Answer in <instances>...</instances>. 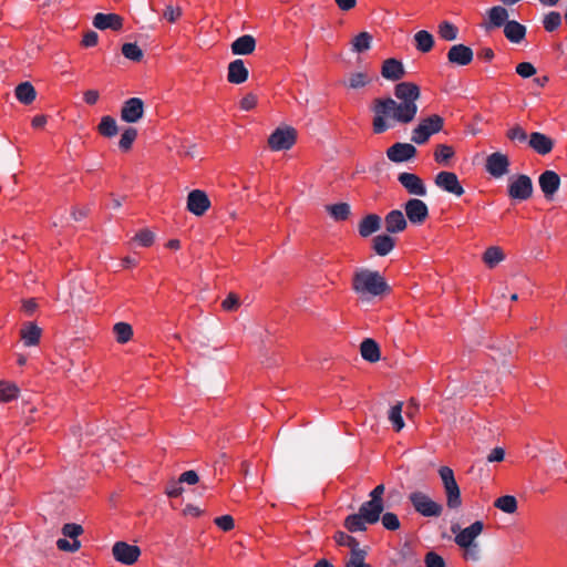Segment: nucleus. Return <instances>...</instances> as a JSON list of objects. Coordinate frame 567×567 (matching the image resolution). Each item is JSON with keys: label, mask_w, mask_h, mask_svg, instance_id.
<instances>
[{"label": "nucleus", "mask_w": 567, "mask_h": 567, "mask_svg": "<svg viewBox=\"0 0 567 567\" xmlns=\"http://www.w3.org/2000/svg\"><path fill=\"white\" fill-rule=\"evenodd\" d=\"M256 49V40L252 35L245 34L231 43V52L236 55H248Z\"/></svg>", "instance_id": "nucleus-24"}, {"label": "nucleus", "mask_w": 567, "mask_h": 567, "mask_svg": "<svg viewBox=\"0 0 567 567\" xmlns=\"http://www.w3.org/2000/svg\"><path fill=\"white\" fill-rule=\"evenodd\" d=\"M443 117L436 114L423 118L412 131L411 141L417 145L424 144L433 134L439 133L443 128Z\"/></svg>", "instance_id": "nucleus-3"}, {"label": "nucleus", "mask_w": 567, "mask_h": 567, "mask_svg": "<svg viewBox=\"0 0 567 567\" xmlns=\"http://www.w3.org/2000/svg\"><path fill=\"white\" fill-rule=\"evenodd\" d=\"M367 525H370L365 522V518L361 516L358 512L357 514L349 515L344 520V526L351 533L363 532L367 529Z\"/></svg>", "instance_id": "nucleus-35"}, {"label": "nucleus", "mask_w": 567, "mask_h": 567, "mask_svg": "<svg viewBox=\"0 0 567 567\" xmlns=\"http://www.w3.org/2000/svg\"><path fill=\"white\" fill-rule=\"evenodd\" d=\"M334 540L340 546L350 547L351 550H353L354 548H359V543L357 542V539L343 532L336 533Z\"/></svg>", "instance_id": "nucleus-49"}, {"label": "nucleus", "mask_w": 567, "mask_h": 567, "mask_svg": "<svg viewBox=\"0 0 567 567\" xmlns=\"http://www.w3.org/2000/svg\"><path fill=\"white\" fill-rule=\"evenodd\" d=\"M508 157L499 152L491 154L486 159V171L493 177H502L508 172Z\"/></svg>", "instance_id": "nucleus-14"}, {"label": "nucleus", "mask_w": 567, "mask_h": 567, "mask_svg": "<svg viewBox=\"0 0 567 567\" xmlns=\"http://www.w3.org/2000/svg\"><path fill=\"white\" fill-rule=\"evenodd\" d=\"M56 547L63 551L74 553L80 549L81 543L78 539L69 542L65 538H60L56 542Z\"/></svg>", "instance_id": "nucleus-56"}, {"label": "nucleus", "mask_w": 567, "mask_h": 567, "mask_svg": "<svg viewBox=\"0 0 567 567\" xmlns=\"http://www.w3.org/2000/svg\"><path fill=\"white\" fill-rule=\"evenodd\" d=\"M504 33L511 42L519 43L526 34V28L517 21H507L504 25Z\"/></svg>", "instance_id": "nucleus-27"}, {"label": "nucleus", "mask_w": 567, "mask_h": 567, "mask_svg": "<svg viewBox=\"0 0 567 567\" xmlns=\"http://www.w3.org/2000/svg\"><path fill=\"white\" fill-rule=\"evenodd\" d=\"M454 155V151L451 146L441 144L436 147L434 153L435 161L437 163L447 162Z\"/></svg>", "instance_id": "nucleus-50"}, {"label": "nucleus", "mask_w": 567, "mask_h": 567, "mask_svg": "<svg viewBox=\"0 0 567 567\" xmlns=\"http://www.w3.org/2000/svg\"><path fill=\"white\" fill-rule=\"evenodd\" d=\"M249 71L241 59L234 60L228 64L227 80L233 84H241L247 81Z\"/></svg>", "instance_id": "nucleus-19"}, {"label": "nucleus", "mask_w": 567, "mask_h": 567, "mask_svg": "<svg viewBox=\"0 0 567 567\" xmlns=\"http://www.w3.org/2000/svg\"><path fill=\"white\" fill-rule=\"evenodd\" d=\"M257 105V96L252 93H248L240 101V109L244 111H250Z\"/></svg>", "instance_id": "nucleus-62"}, {"label": "nucleus", "mask_w": 567, "mask_h": 567, "mask_svg": "<svg viewBox=\"0 0 567 567\" xmlns=\"http://www.w3.org/2000/svg\"><path fill=\"white\" fill-rule=\"evenodd\" d=\"M134 241L140 246L148 247L154 243V234L148 229H143L135 235Z\"/></svg>", "instance_id": "nucleus-53"}, {"label": "nucleus", "mask_w": 567, "mask_h": 567, "mask_svg": "<svg viewBox=\"0 0 567 567\" xmlns=\"http://www.w3.org/2000/svg\"><path fill=\"white\" fill-rule=\"evenodd\" d=\"M352 289L361 297H378L389 291V286L378 271L359 268L352 279Z\"/></svg>", "instance_id": "nucleus-2"}, {"label": "nucleus", "mask_w": 567, "mask_h": 567, "mask_svg": "<svg viewBox=\"0 0 567 567\" xmlns=\"http://www.w3.org/2000/svg\"><path fill=\"white\" fill-rule=\"evenodd\" d=\"M463 549V558L466 561L477 563L482 558V549L480 544H472L470 546L460 547Z\"/></svg>", "instance_id": "nucleus-45"}, {"label": "nucleus", "mask_w": 567, "mask_h": 567, "mask_svg": "<svg viewBox=\"0 0 567 567\" xmlns=\"http://www.w3.org/2000/svg\"><path fill=\"white\" fill-rule=\"evenodd\" d=\"M239 306H240L239 297L234 292L228 293V296L221 302V307L226 311H235L239 308Z\"/></svg>", "instance_id": "nucleus-57"}, {"label": "nucleus", "mask_w": 567, "mask_h": 567, "mask_svg": "<svg viewBox=\"0 0 567 567\" xmlns=\"http://www.w3.org/2000/svg\"><path fill=\"white\" fill-rule=\"evenodd\" d=\"M539 187L547 199H551L560 186V177L554 171H545L538 178Z\"/></svg>", "instance_id": "nucleus-15"}, {"label": "nucleus", "mask_w": 567, "mask_h": 567, "mask_svg": "<svg viewBox=\"0 0 567 567\" xmlns=\"http://www.w3.org/2000/svg\"><path fill=\"white\" fill-rule=\"evenodd\" d=\"M360 353L369 362L373 363L380 360V348L373 339L368 338L361 342Z\"/></svg>", "instance_id": "nucleus-28"}, {"label": "nucleus", "mask_w": 567, "mask_h": 567, "mask_svg": "<svg viewBox=\"0 0 567 567\" xmlns=\"http://www.w3.org/2000/svg\"><path fill=\"white\" fill-rule=\"evenodd\" d=\"M42 330L33 322H27L20 331L21 339L25 347L37 346L40 341Z\"/></svg>", "instance_id": "nucleus-25"}, {"label": "nucleus", "mask_w": 567, "mask_h": 567, "mask_svg": "<svg viewBox=\"0 0 567 567\" xmlns=\"http://www.w3.org/2000/svg\"><path fill=\"white\" fill-rule=\"evenodd\" d=\"M380 518L384 528L389 530H396L400 528V520L394 513H384Z\"/></svg>", "instance_id": "nucleus-51"}, {"label": "nucleus", "mask_w": 567, "mask_h": 567, "mask_svg": "<svg viewBox=\"0 0 567 567\" xmlns=\"http://www.w3.org/2000/svg\"><path fill=\"white\" fill-rule=\"evenodd\" d=\"M137 136V131L134 127H126L121 135V140L118 142L120 148L123 151H128L132 147L133 142Z\"/></svg>", "instance_id": "nucleus-46"}, {"label": "nucleus", "mask_w": 567, "mask_h": 567, "mask_svg": "<svg viewBox=\"0 0 567 567\" xmlns=\"http://www.w3.org/2000/svg\"><path fill=\"white\" fill-rule=\"evenodd\" d=\"M216 525L223 530H230L234 527V519L230 515L219 516L215 519Z\"/></svg>", "instance_id": "nucleus-63"}, {"label": "nucleus", "mask_w": 567, "mask_h": 567, "mask_svg": "<svg viewBox=\"0 0 567 567\" xmlns=\"http://www.w3.org/2000/svg\"><path fill=\"white\" fill-rule=\"evenodd\" d=\"M483 529L484 524L481 520H476L465 528H461L458 525H452L451 527V532L455 535L454 542L458 547L478 544L476 539Z\"/></svg>", "instance_id": "nucleus-6"}, {"label": "nucleus", "mask_w": 567, "mask_h": 567, "mask_svg": "<svg viewBox=\"0 0 567 567\" xmlns=\"http://www.w3.org/2000/svg\"><path fill=\"white\" fill-rule=\"evenodd\" d=\"M446 494V505L451 509H456L462 505L461 491L456 481L443 485Z\"/></svg>", "instance_id": "nucleus-30"}, {"label": "nucleus", "mask_w": 567, "mask_h": 567, "mask_svg": "<svg viewBox=\"0 0 567 567\" xmlns=\"http://www.w3.org/2000/svg\"><path fill=\"white\" fill-rule=\"evenodd\" d=\"M381 74L390 81H398L405 74L403 64L396 59H388L383 62Z\"/></svg>", "instance_id": "nucleus-22"}, {"label": "nucleus", "mask_w": 567, "mask_h": 567, "mask_svg": "<svg viewBox=\"0 0 567 567\" xmlns=\"http://www.w3.org/2000/svg\"><path fill=\"white\" fill-rule=\"evenodd\" d=\"M381 228V218L375 214L365 216L359 224V234L369 237Z\"/></svg>", "instance_id": "nucleus-26"}, {"label": "nucleus", "mask_w": 567, "mask_h": 567, "mask_svg": "<svg viewBox=\"0 0 567 567\" xmlns=\"http://www.w3.org/2000/svg\"><path fill=\"white\" fill-rule=\"evenodd\" d=\"M408 221L403 213L399 209L391 210L385 216V229L388 233L395 234L406 228Z\"/></svg>", "instance_id": "nucleus-23"}, {"label": "nucleus", "mask_w": 567, "mask_h": 567, "mask_svg": "<svg viewBox=\"0 0 567 567\" xmlns=\"http://www.w3.org/2000/svg\"><path fill=\"white\" fill-rule=\"evenodd\" d=\"M327 212L337 221L346 220L350 215V205L347 203L328 205Z\"/></svg>", "instance_id": "nucleus-38"}, {"label": "nucleus", "mask_w": 567, "mask_h": 567, "mask_svg": "<svg viewBox=\"0 0 567 567\" xmlns=\"http://www.w3.org/2000/svg\"><path fill=\"white\" fill-rule=\"evenodd\" d=\"M83 533V528L81 525L69 523L65 524L62 528V534L65 537L71 538L72 540L76 539Z\"/></svg>", "instance_id": "nucleus-58"}, {"label": "nucleus", "mask_w": 567, "mask_h": 567, "mask_svg": "<svg viewBox=\"0 0 567 567\" xmlns=\"http://www.w3.org/2000/svg\"><path fill=\"white\" fill-rule=\"evenodd\" d=\"M414 42L417 51L426 53L432 50L434 45V38L429 31L421 30L414 34Z\"/></svg>", "instance_id": "nucleus-33"}, {"label": "nucleus", "mask_w": 567, "mask_h": 567, "mask_svg": "<svg viewBox=\"0 0 567 567\" xmlns=\"http://www.w3.org/2000/svg\"><path fill=\"white\" fill-rule=\"evenodd\" d=\"M405 214L410 223L421 225L429 216L426 204L417 198L409 199L404 205Z\"/></svg>", "instance_id": "nucleus-11"}, {"label": "nucleus", "mask_w": 567, "mask_h": 567, "mask_svg": "<svg viewBox=\"0 0 567 567\" xmlns=\"http://www.w3.org/2000/svg\"><path fill=\"white\" fill-rule=\"evenodd\" d=\"M425 567H446L442 556L435 551H429L424 557Z\"/></svg>", "instance_id": "nucleus-54"}, {"label": "nucleus", "mask_w": 567, "mask_h": 567, "mask_svg": "<svg viewBox=\"0 0 567 567\" xmlns=\"http://www.w3.org/2000/svg\"><path fill=\"white\" fill-rule=\"evenodd\" d=\"M494 506L506 513V514H514L516 511H517V499L515 498V496L513 495H505V496H501L498 497L495 502H494Z\"/></svg>", "instance_id": "nucleus-36"}, {"label": "nucleus", "mask_w": 567, "mask_h": 567, "mask_svg": "<svg viewBox=\"0 0 567 567\" xmlns=\"http://www.w3.org/2000/svg\"><path fill=\"white\" fill-rule=\"evenodd\" d=\"M144 115V102L140 97H131L123 103L121 120L125 123H137Z\"/></svg>", "instance_id": "nucleus-10"}, {"label": "nucleus", "mask_w": 567, "mask_h": 567, "mask_svg": "<svg viewBox=\"0 0 567 567\" xmlns=\"http://www.w3.org/2000/svg\"><path fill=\"white\" fill-rule=\"evenodd\" d=\"M16 96L19 102L30 104L34 101L37 93L30 82H22L16 87Z\"/></svg>", "instance_id": "nucleus-34"}, {"label": "nucleus", "mask_w": 567, "mask_h": 567, "mask_svg": "<svg viewBox=\"0 0 567 567\" xmlns=\"http://www.w3.org/2000/svg\"><path fill=\"white\" fill-rule=\"evenodd\" d=\"M554 140L540 132H533L528 138V145L539 155H546L554 148Z\"/></svg>", "instance_id": "nucleus-18"}, {"label": "nucleus", "mask_w": 567, "mask_h": 567, "mask_svg": "<svg viewBox=\"0 0 567 567\" xmlns=\"http://www.w3.org/2000/svg\"><path fill=\"white\" fill-rule=\"evenodd\" d=\"M182 16V9L179 7H173L172 4L166 6L164 11V18L169 22H175Z\"/></svg>", "instance_id": "nucleus-60"}, {"label": "nucleus", "mask_w": 567, "mask_h": 567, "mask_svg": "<svg viewBox=\"0 0 567 567\" xmlns=\"http://www.w3.org/2000/svg\"><path fill=\"white\" fill-rule=\"evenodd\" d=\"M112 554L116 561L123 565H133L141 556V549L126 542H116L112 547Z\"/></svg>", "instance_id": "nucleus-8"}, {"label": "nucleus", "mask_w": 567, "mask_h": 567, "mask_svg": "<svg viewBox=\"0 0 567 567\" xmlns=\"http://www.w3.org/2000/svg\"><path fill=\"white\" fill-rule=\"evenodd\" d=\"M473 50L464 44H454L447 52V60L450 63L464 66L473 61Z\"/></svg>", "instance_id": "nucleus-17"}, {"label": "nucleus", "mask_w": 567, "mask_h": 567, "mask_svg": "<svg viewBox=\"0 0 567 567\" xmlns=\"http://www.w3.org/2000/svg\"><path fill=\"white\" fill-rule=\"evenodd\" d=\"M297 141V131L292 126L277 127L268 137V145L275 152L290 150Z\"/></svg>", "instance_id": "nucleus-5"}, {"label": "nucleus", "mask_w": 567, "mask_h": 567, "mask_svg": "<svg viewBox=\"0 0 567 567\" xmlns=\"http://www.w3.org/2000/svg\"><path fill=\"white\" fill-rule=\"evenodd\" d=\"M561 23V17L558 12L551 11L544 18V28L551 32L556 30Z\"/></svg>", "instance_id": "nucleus-48"}, {"label": "nucleus", "mask_w": 567, "mask_h": 567, "mask_svg": "<svg viewBox=\"0 0 567 567\" xmlns=\"http://www.w3.org/2000/svg\"><path fill=\"white\" fill-rule=\"evenodd\" d=\"M416 148L410 143H395L386 151V156L394 163H402L413 158Z\"/></svg>", "instance_id": "nucleus-16"}, {"label": "nucleus", "mask_w": 567, "mask_h": 567, "mask_svg": "<svg viewBox=\"0 0 567 567\" xmlns=\"http://www.w3.org/2000/svg\"><path fill=\"white\" fill-rule=\"evenodd\" d=\"M533 194V183L527 175H518L513 177L508 184V195L513 199L526 200Z\"/></svg>", "instance_id": "nucleus-7"}, {"label": "nucleus", "mask_w": 567, "mask_h": 567, "mask_svg": "<svg viewBox=\"0 0 567 567\" xmlns=\"http://www.w3.org/2000/svg\"><path fill=\"white\" fill-rule=\"evenodd\" d=\"M489 22L494 27L505 25L508 18V11L502 6H495L488 11Z\"/></svg>", "instance_id": "nucleus-39"}, {"label": "nucleus", "mask_w": 567, "mask_h": 567, "mask_svg": "<svg viewBox=\"0 0 567 567\" xmlns=\"http://www.w3.org/2000/svg\"><path fill=\"white\" fill-rule=\"evenodd\" d=\"M368 83V76L364 73L358 72L350 75L348 84L351 89H360L365 86Z\"/></svg>", "instance_id": "nucleus-55"}, {"label": "nucleus", "mask_w": 567, "mask_h": 567, "mask_svg": "<svg viewBox=\"0 0 567 567\" xmlns=\"http://www.w3.org/2000/svg\"><path fill=\"white\" fill-rule=\"evenodd\" d=\"M100 134L112 137L117 133V124L116 121L111 116H103L99 124Z\"/></svg>", "instance_id": "nucleus-43"}, {"label": "nucleus", "mask_w": 567, "mask_h": 567, "mask_svg": "<svg viewBox=\"0 0 567 567\" xmlns=\"http://www.w3.org/2000/svg\"><path fill=\"white\" fill-rule=\"evenodd\" d=\"M373 37L367 31H362L351 40V51L353 53H363L371 49Z\"/></svg>", "instance_id": "nucleus-29"}, {"label": "nucleus", "mask_w": 567, "mask_h": 567, "mask_svg": "<svg viewBox=\"0 0 567 567\" xmlns=\"http://www.w3.org/2000/svg\"><path fill=\"white\" fill-rule=\"evenodd\" d=\"M504 260L505 254L498 246H491L483 254V261L488 268H494Z\"/></svg>", "instance_id": "nucleus-31"}, {"label": "nucleus", "mask_w": 567, "mask_h": 567, "mask_svg": "<svg viewBox=\"0 0 567 567\" xmlns=\"http://www.w3.org/2000/svg\"><path fill=\"white\" fill-rule=\"evenodd\" d=\"M388 419L391 422L393 429L396 432H400L404 427V420L402 417V403L399 402L393 405L388 414Z\"/></svg>", "instance_id": "nucleus-40"}, {"label": "nucleus", "mask_w": 567, "mask_h": 567, "mask_svg": "<svg viewBox=\"0 0 567 567\" xmlns=\"http://www.w3.org/2000/svg\"><path fill=\"white\" fill-rule=\"evenodd\" d=\"M394 248V239L389 235H378L373 239V249L379 256H386Z\"/></svg>", "instance_id": "nucleus-32"}, {"label": "nucleus", "mask_w": 567, "mask_h": 567, "mask_svg": "<svg viewBox=\"0 0 567 567\" xmlns=\"http://www.w3.org/2000/svg\"><path fill=\"white\" fill-rule=\"evenodd\" d=\"M420 87L412 82H401L394 87V96L377 99L372 105L373 132L384 133L395 124L405 125L411 123L417 113L416 101L420 99Z\"/></svg>", "instance_id": "nucleus-1"}, {"label": "nucleus", "mask_w": 567, "mask_h": 567, "mask_svg": "<svg viewBox=\"0 0 567 567\" xmlns=\"http://www.w3.org/2000/svg\"><path fill=\"white\" fill-rule=\"evenodd\" d=\"M506 136L511 141H517V142H526V141H528V135H527L526 131L522 126H519V125H515L512 128H509L507 131Z\"/></svg>", "instance_id": "nucleus-52"}, {"label": "nucleus", "mask_w": 567, "mask_h": 567, "mask_svg": "<svg viewBox=\"0 0 567 567\" xmlns=\"http://www.w3.org/2000/svg\"><path fill=\"white\" fill-rule=\"evenodd\" d=\"M210 202L205 192L192 190L187 196V209L195 216H202L209 208Z\"/></svg>", "instance_id": "nucleus-13"}, {"label": "nucleus", "mask_w": 567, "mask_h": 567, "mask_svg": "<svg viewBox=\"0 0 567 567\" xmlns=\"http://www.w3.org/2000/svg\"><path fill=\"white\" fill-rule=\"evenodd\" d=\"M383 509V503L370 499L368 502H364L360 506L359 513L361 514V516L365 518V522H368L369 524H375L377 522H379Z\"/></svg>", "instance_id": "nucleus-20"}, {"label": "nucleus", "mask_w": 567, "mask_h": 567, "mask_svg": "<svg viewBox=\"0 0 567 567\" xmlns=\"http://www.w3.org/2000/svg\"><path fill=\"white\" fill-rule=\"evenodd\" d=\"M123 55L132 61H140L143 58V51L136 43H124L122 47Z\"/></svg>", "instance_id": "nucleus-47"}, {"label": "nucleus", "mask_w": 567, "mask_h": 567, "mask_svg": "<svg viewBox=\"0 0 567 567\" xmlns=\"http://www.w3.org/2000/svg\"><path fill=\"white\" fill-rule=\"evenodd\" d=\"M409 501L416 513L424 517H439L443 512V506L433 501L427 494L415 491L410 493Z\"/></svg>", "instance_id": "nucleus-4"}, {"label": "nucleus", "mask_w": 567, "mask_h": 567, "mask_svg": "<svg viewBox=\"0 0 567 567\" xmlns=\"http://www.w3.org/2000/svg\"><path fill=\"white\" fill-rule=\"evenodd\" d=\"M439 34L445 41H454L457 39V28L449 21L439 24Z\"/></svg>", "instance_id": "nucleus-44"}, {"label": "nucleus", "mask_w": 567, "mask_h": 567, "mask_svg": "<svg viewBox=\"0 0 567 567\" xmlns=\"http://www.w3.org/2000/svg\"><path fill=\"white\" fill-rule=\"evenodd\" d=\"M367 556V551L361 548H354L350 551V556L346 561L344 567H371L365 564L364 559Z\"/></svg>", "instance_id": "nucleus-41"}, {"label": "nucleus", "mask_w": 567, "mask_h": 567, "mask_svg": "<svg viewBox=\"0 0 567 567\" xmlns=\"http://www.w3.org/2000/svg\"><path fill=\"white\" fill-rule=\"evenodd\" d=\"M516 72L519 76L527 79L536 73L535 66L529 62H522L517 64Z\"/></svg>", "instance_id": "nucleus-59"}, {"label": "nucleus", "mask_w": 567, "mask_h": 567, "mask_svg": "<svg viewBox=\"0 0 567 567\" xmlns=\"http://www.w3.org/2000/svg\"><path fill=\"white\" fill-rule=\"evenodd\" d=\"M93 25L100 30H120L122 28V18L115 13H96L93 18Z\"/></svg>", "instance_id": "nucleus-21"}, {"label": "nucleus", "mask_w": 567, "mask_h": 567, "mask_svg": "<svg viewBox=\"0 0 567 567\" xmlns=\"http://www.w3.org/2000/svg\"><path fill=\"white\" fill-rule=\"evenodd\" d=\"M398 181L411 195L423 197L427 194V189L423 181L413 173H401L398 176Z\"/></svg>", "instance_id": "nucleus-12"}, {"label": "nucleus", "mask_w": 567, "mask_h": 567, "mask_svg": "<svg viewBox=\"0 0 567 567\" xmlns=\"http://www.w3.org/2000/svg\"><path fill=\"white\" fill-rule=\"evenodd\" d=\"M435 185L442 190L453 194L457 197L464 194V188L461 185L455 173L452 172H440L434 179Z\"/></svg>", "instance_id": "nucleus-9"}, {"label": "nucleus", "mask_w": 567, "mask_h": 567, "mask_svg": "<svg viewBox=\"0 0 567 567\" xmlns=\"http://www.w3.org/2000/svg\"><path fill=\"white\" fill-rule=\"evenodd\" d=\"M115 339L118 343H126L133 336V328L126 322H117L113 327Z\"/></svg>", "instance_id": "nucleus-37"}, {"label": "nucleus", "mask_w": 567, "mask_h": 567, "mask_svg": "<svg viewBox=\"0 0 567 567\" xmlns=\"http://www.w3.org/2000/svg\"><path fill=\"white\" fill-rule=\"evenodd\" d=\"M181 484H182V482H179V480L169 482L166 487L167 496H169V497L179 496L184 492V488L182 487Z\"/></svg>", "instance_id": "nucleus-61"}, {"label": "nucleus", "mask_w": 567, "mask_h": 567, "mask_svg": "<svg viewBox=\"0 0 567 567\" xmlns=\"http://www.w3.org/2000/svg\"><path fill=\"white\" fill-rule=\"evenodd\" d=\"M440 477L442 480L443 485L450 484L455 481L454 473L452 468L449 466H442L439 470Z\"/></svg>", "instance_id": "nucleus-64"}, {"label": "nucleus", "mask_w": 567, "mask_h": 567, "mask_svg": "<svg viewBox=\"0 0 567 567\" xmlns=\"http://www.w3.org/2000/svg\"><path fill=\"white\" fill-rule=\"evenodd\" d=\"M19 388L11 382H0V402H9L18 396Z\"/></svg>", "instance_id": "nucleus-42"}]
</instances>
